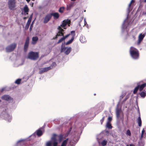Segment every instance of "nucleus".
I'll return each mask as SVG.
<instances>
[{
    "label": "nucleus",
    "mask_w": 146,
    "mask_h": 146,
    "mask_svg": "<svg viewBox=\"0 0 146 146\" xmlns=\"http://www.w3.org/2000/svg\"><path fill=\"white\" fill-rule=\"evenodd\" d=\"M130 53L131 57L133 59H137L139 58L138 50L135 48L131 47L130 49Z\"/></svg>",
    "instance_id": "1"
},
{
    "label": "nucleus",
    "mask_w": 146,
    "mask_h": 146,
    "mask_svg": "<svg viewBox=\"0 0 146 146\" xmlns=\"http://www.w3.org/2000/svg\"><path fill=\"white\" fill-rule=\"evenodd\" d=\"M130 23L129 18L128 16H127V18L124 21L122 26L121 31L122 32H127Z\"/></svg>",
    "instance_id": "2"
},
{
    "label": "nucleus",
    "mask_w": 146,
    "mask_h": 146,
    "mask_svg": "<svg viewBox=\"0 0 146 146\" xmlns=\"http://www.w3.org/2000/svg\"><path fill=\"white\" fill-rule=\"evenodd\" d=\"M58 29L59 30V31L58 33L57 34L56 36L54 37L53 39H56L57 38L58 36H63V37L57 42V44L61 42L62 41L64 40V36H63V32L64 31L63 29L61 28L60 26H59L58 27Z\"/></svg>",
    "instance_id": "3"
},
{
    "label": "nucleus",
    "mask_w": 146,
    "mask_h": 146,
    "mask_svg": "<svg viewBox=\"0 0 146 146\" xmlns=\"http://www.w3.org/2000/svg\"><path fill=\"white\" fill-rule=\"evenodd\" d=\"M39 57L38 53L37 52L33 51L29 52L27 55V58L33 60H36Z\"/></svg>",
    "instance_id": "4"
},
{
    "label": "nucleus",
    "mask_w": 146,
    "mask_h": 146,
    "mask_svg": "<svg viewBox=\"0 0 146 146\" xmlns=\"http://www.w3.org/2000/svg\"><path fill=\"white\" fill-rule=\"evenodd\" d=\"M17 44L16 43H13L7 46L5 50L7 52H10L13 51L16 48Z\"/></svg>",
    "instance_id": "5"
},
{
    "label": "nucleus",
    "mask_w": 146,
    "mask_h": 146,
    "mask_svg": "<svg viewBox=\"0 0 146 146\" xmlns=\"http://www.w3.org/2000/svg\"><path fill=\"white\" fill-rule=\"evenodd\" d=\"M8 4L9 8L11 10L15 9L16 7V2L15 0H9Z\"/></svg>",
    "instance_id": "6"
},
{
    "label": "nucleus",
    "mask_w": 146,
    "mask_h": 146,
    "mask_svg": "<svg viewBox=\"0 0 146 146\" xmlns=\"http://www.w3.org/2000/svg\"><path fill=\"white\" fill-rule=\"evenodd\" d=\"M70 33L72 36L70 40L66 42L65 43L64 42V44L66 45H68L70 44L74 40V37L75 35V31H71Z\"/></svg>",
    "instance_id": "7"
},
{
    "label": "nucleus",
    "mask_w": 146,
    "mask_h": 146,
    "mask_svg": "<svg viewBox=\"0 0 146 146\" xmlns=\"http://www.w3.org/2000/svg\"><path fill=\"white\" fill-rule=\"evenodd\" d=\"M29 36L27 37L24 47V51L25 52H26L28 48L29 45Z\"/></svg>",
    "instance_id": "8"
},
{
    "label": "nucleus",
    "mask_w": 146,
    "mask_h": 146,
    "mask_svg": "<svg viewBox=\"0 0 146 146\" xmlns=\"http://www.w3.org/2000/svg\"><path fill=\"white\" fill-rule=\"evenodd\" d=\"M146 35L145 33L142 34L141 33L139 35L138 37V40L137 44H139L143 40L145 36Z\"/></svg>",
    "instance_id": "9"
},
{
    "label": "nucleus",
    "mask_w": 146,
    "mask_h": 146,
    "mask_svg": "<svg viewBox=\"0 0 146 146\" xmlns=\"http://www.w3.org/2000/svg\"><path fill=\"white\" fill-rule=\"evenodd\" d=\"M57 139L56 137V135L54 134L53 137L52 138V142L53 145V146H57L58 143Z\"/></svg>",
    "instance_id": "10"
},
{
    "label": "nucleus",
    "mask_w": 146,
    "mask_h": 146,
    "mask_svg": "<svg viewBox=\"0 0 146 146\" xmlns=\"http://www.w3.org/2000/svg\"><path fill=\"white\" fill-rule=\"evenodd\" d=\"M1 99L7 101H13V99L8 95H5L1 97Z\"/></svg>",
    "instance_id": "11"
},
{
    "label": "nucleus",
    "mask_w": 146,
    "mask_h": 146,
    "mask_svg": "<svg viewBox=\"0 0 146 146\" xmlns=\"http://www.w3.org/2000/svg\"><path fill=\"white\" fill-rule=\"evenodd\" d=\"M51 69L50 67H47L43 68H39L40 71L39 72V74H41L43 72H46L47 71Z\"/></svg>",
    "instance_id": "12"
},
{
    "label": "nucleus",
    "mask_w": 146,
    "mask_h": 146,
    "mask_svg": "<svg viewBox=\"0 0 146 146\" xmlns=\"http://www.w3.org/2000/svg\"><path fill=\"white\" fill-rule=\"evenodd\" d=\"M51 17L50 14H48L45 17L43 21L44 23H47L51 19Z\"/></svg>",
    "instance_id": "13"
},
{
    "label": "nucleus",
    "mask_w": 146,
    "mask_h": 146,
    "mask_svg": "<svg viewBox=\"0 0 146 146\" xmlns=\"http://www.w3.org/2000/svg\"><path fill=\"white\" fill-rule=\"evenodd\" d=\"M70 20L68 19L64 20V29L66 28V27L67 26L68 27L70 26Z\"/></svg>",
    "instance_id": "14"
},
{
    "label": "nucleus",
    "mask_w": 146,
    "mask_h": 146,
    "mask_svg": "<svg viewBox=\"0 0 146 146\" xmlns=\"http://www.w3.org/2000/svg\"><path fill=\"white\" fill-rule=\"evenodd\" d=\"M116 113L117 116V118H119L120 117V115H122L123 116V114L120 109L116 108Z\"/></svg>",
    "instance_id": "15"
},
{
    "label": "nucleus",
    "mask_w": 146,
    "mask_h": 146,
    "mask_svg": "<svg viewBox=\"0 0 146 146\" xmlns=\"http://www.w3.org/2000/svg\"><path fill=\"white\" fill-rule=\"evenodd\" d=\"M71 48L70 47H64V54L68 55L71 50Z\"/></svg>",
    "instance_id": "16"
},
{
    "label": "nucleus",
    "mask_w": 146,
    "mask_h": 146,
    "mask_svg": "<svg viewBox=\"0 0 146 146\" xmlns=\"http://www.w3.org/2000/svg\"><path fill=\"white\" fill-rule=\"evenodd\" d=\"M142 82H143L142 81H141L140 82L137 83L139 84V90L140 91H142L144 88L146 86V83L143 84L140 86V84Z\"/></svg>",
    "instance_id": "17"
},
{
    "label": "nucleus",
    "mask_w": 146,
    "mask_h": 146,
    "mask_svg": "<svg viewBox=\"0 0 146 146\" xmlns=\"http://www.w3.org/2000/svg\"><path fill=\"white\" fill-rule=\"evenodd\" d=\"M51 17L53 16L54 19H56L58 18L59 17V14L58 13H50Z\"/></svg>",
    "instance_id": "18"
},
{
    "label": "nucleus",
    "mask_w": 146,
    "mask_h": 146,
    "mask_svg": "<svg viewBox=\"0 0 146 146\" xmlns=\"http://www.w3.org/2000/svg\"><path fill=\"white\" fill-rule=\"evenodd\" d=\"M146 137V132H145L144 129H143L142 131L140 139H141L143 138H145Z\"/></svg>",
    "instance_id": "19"
},
{
    "label": "nucleus",
    "mask_w": 146,
    "mask_h": 146,
    "mask_svg": "<svg viewBox=\"0 0 146 146\" xmlns=\"http://www.w3.org/2000/svg\"><path fill=\"white\" fill-rule=\"evenodd\" d=\"M77 142V141L75 140L69 141L67 146H74V145Z\"/></svg>",
    "instance_id": "20"
},
{
    "label": "nucleus",
    "mask_w": 146,
    "mask_h": 146,
    "mask_svg": "<svg viewBox=\"0 0 146 146\" xmlns=\"http://www.w3.org/2000/svg\"><path fill=\"white\" fill-rule=\"evenodd\" d=\"M38 38L37 36H36L35 37H33L32 39V44H35L36 42L38 40Z\"/></svg>",
    "instance_id": "21"
},
{
    "label": "nucleus",
    "mask_w": 146,
    "mask_h": 146,
    "mask_svg": "<svg viewBox=\"0 0 146 146\" xmlns=\"http://www.w3.org/2000/svg\"><path fill=\"white\" fill-rule=\"evenodd\" d=\"M29 9L28 8L27 5H25L24 7V11L25 13L24 14V15H28V12L29 11Z\"/></svg>",
    "instance_id": "22"
},
{
    "label": "nucleus",
    "mask_w": 146,
    "mask_h": 146,
    "mask_svg": "<svg viewBox=\"0 0 146 146\" xmlns=\"http://www.w3.org/2000/svg\"><path fill=\"white\" fill-rule=\"evenodd\" d=\"M36 135L38 137L41 136L43 134L42 131L40 129H38L36 131Z\"/></svg>",
    "instance_id": "23"
},
{
    "label": "nucleus",
    "mask_w": 146,
    "mask_h": 146,
    "mask_svg": "<svg viewBox=\"0 0 146 146\" xmlns=\"http://www.w3.org/2000/svg\"><path fill=\"white\" fill-rule=\"evenodd\" d=\"M73 3H71L68 5H67V8H66V10L67 11L70 10L71 8L73 7Z\"/></svg>",
    "instance_id": "24"
},
{
    "label": "nucleus",
    "mask_w": 146,
    "mask_h": 146,
    "mask_svg": "<svg viewBox=\"0 0 146 146\" xmlns=\"http://www.w3.org/2000/svg\"><path fill=\"white\" fill-rule=\"evenodd\" d=\"M80 40L82 43H84L86 42V38L83 36H80Z\"/></svg>",
    "instance_id": "25"
},
{
    "label": "nucleus",
    "mask_w": 146,
    "mask_h": 146,
    "mask_svg": "<svg viewBox=\"0 0 146 146\" xmlns=\"http://www.w3.org/2000/svg\"><path fill=\"white\" fill-rule=\"evenodd\" d=\"M56 137L57 138V141H58L59 142H60L63 139V136L61 135H59L57 136L56 135Z\"/></svg>",
    "instance_id": "26"
},
{
    "label": "nucleus",
    "mask_w": 146,
    "mask_h": 146,
    "mask_svg": "<svg viewBox=\"0 0 146 146\" xmlns=\"http://www.w3.org/2000/svg\"><path fill=\"white\" fill-rule=\"evenodd\" d=\"M139 83H137V86L135 88V89L133 90V93L134 94H136V93L138 90L139 89Z\"/></svg>",
    "instance_id": "27"
},
{
    "label": "nucleus",
    "mask_w": 146,
    "mask_h": 146,
    "mask_svg": "<svg viewBox=\"0 0 146 146\" xmlns=\"http://www.w3.org/2000/svg\"><path fill=\"white\" fill-rule=\"evenodd\" d=\"M142 98H144L146 96V91L142 92L140 94Z\"/></svg>",
    "instance_id": "28"
},
{
    "label": "nucleus",
    "mask_w": 146,
    "mask_h": 146,
    "mask_svg": "<svg viewBox=\"0 0 146 146\" xmlns=\"http://www.w3.org/2000/svg\"><path fill=\"white\" fill-rule=\"evenodd\" d=\"M137 122L139 126L141 127V121L140 117H139L137 119Z\"/></svg>",
    "instance_id": "29"
},
{
    "label": "nucleus",
    "mask_w": 146,
    "mask_h": 146,
    "mask_svg": "<svg viewBox=\"0 0 146 146\" xmlns=\"http://www.w3.org/2000/svg\"><path fill=\"white\" fill-rule=\"evenodd\" d=\"M106 127L109 129H111L112 128V127L109 122H108L106 125Z\"/></svg>",
    "instance_id": "30"
},
{
    "label": "nucleus",
    "mask_w": 146,
    "mask_h": 146,
    "mask_svg": "<svg viewBox=\"0 0 146 146\" xmlns=\"http://www.w3.org/2000/svg\"><path fill=\"white\" fill-rule=\"evenodd\" d=\"M56 66V63L54 62H53L52 63V64L50 65V66H49V67H50V68H51V69H52L53 68L55 67Z\"/></svg>",
    "instance_id": "31"
},
{
    "label": "nucleus",
    "mask_w": 146,
    "mask_h": 146,
    "mask_svg": "<svg viewBox=\"0 0 146 146\" xmlns=\"http://www.w3.org/2000/svg\"><path fill=\"white\" fill-rule=\"evenodd\" d=\"M107 141L106 140H103L101 143V145L102 146L106 145L107 143Z\"/></svg>",
    "instance_id": "32"
},
{
    "label": "nucleus",
    "mask_w": 146,
    "mask_h": 146,
    "mask_svg": "<svg viewBox=\"0 0 146 146\" xmlns=\"http://www.w3.org/2000/svg\"><path fill=\"white\" fill-rule=\"evenodd\" d=\"M21 81V79H18L15 81V83L17 84H20Z\"/></svg>",
    "instance_id": "33"
},
{
    "label": "nucleus",
    "mask_w": 146,
    "mask_h": 146,
    "mask_svg": "<svg viewBox=\"0 0 146 146\" xmlns=\"http://www.w3.org/2000/svg\"><path fill=\"white\" fill-rule=\"evenodd\" d=\"M126 134L127 135L129 136H130L131 135V132L129 129L127 130Z\"/></svg>",
    "instance_id": "34"
},
{
    "label": "nucleus",
    "mask_w": 146,
    "mask_h": 146,
    "mask_svg": "<svg viewBox=\"0 0 146 146\" xmlns=\"http://www.w3.org/2000/svg\"><path fill=\"white\" fill-rule=\"evenodd\" d=\"M126 93L125 92H123L122 93V95L120 96V99H122L123 97L125 95Z\"/></svg>",
    "instance_id": "35"
},
{
    "label": "nucleus",
    "mask_w": 146,
    "mask_h": 146,
    "mask_svg": "<svg viewBox=\"0 0 146 146\" xmlns=\"http://www.w3.org/2000/svg\"><path fill=\"white\" fill-rule=\"evenodd\" d=\"M64 11V7H60L59 10V12L60 13H62Z\"/></svg>",
    "instance_id": "36"
},
{
    "label": "nucleus",
    "mask_w": 146,
    "mask_h": 146,
    "mask_svg": "<svg viewBox=\"0 0 146 146\" xmlns=\"http://www.w3.org/2000/svg\"><path fill=\"white\" fill-rule=\"evenodd\" d=\"M34 21H33L32 22V23L31 24V25L30 26V29H29V31H31L32 30V28L33 27V25L34 24Z\"/></svg>",
    "instance_id": "37"
},
{
    "label": "nucleus",
    "mask_w": 146,
    "mask_h": 146,
    "mask_svg": "<svg viewBox=\"0 0 146 146\" xmlns=\"http://www.w3.org/2000/svg\"><path fill=\"white\" fill-rule=\"evenodd\" d=\"M64 43H62V45H61V52H63L64 51Z\"/></svg>",
    "instance_id": "38"
},
{
    "label": "nucleus",
    "mask_w": 146,
    "mask_h": 146,
    "mask_svg": "<svg viewBox=\"0 0 146 146\" xmlns=\"http://www.w3.org/2000/svg\"><path fill=\"white\" fill-rule=\"evenodd\" d=\"M52 143L50 141L47 142L46 144V146H51Z\"/></svg>",
    "instance_id": "39"
},
{
    "label": "nucleus",
    "mask_w": 146,
    "mask_h": 146,
    "mask_svg": "<svg viewBox=\"0 0 146 146\" xmlns=\"http://www.w3.org/2000/svg\"><path fill=\"white\" fill-rule=\"evenodd\" d=\"M71 130V128H70L69 129L68 131H67L66 134L65 135H64L65 136H67L68 135V134H69V133L70 132V131Z\"/></svg>",
    "instance_id": "40"
},
{
    "label": "nucleus",
    "mask_w": 146,
    "mask_h": 146,
    "mask_svg": "<svg viewBox=\"0 0 146 146\" xmlns=\"http://www.w3.org/2000/svg\"><path fill=\"white\" fill-rule=\"evenodd\" d=\"M134 1H133V0H131V1L130 2V3L129 4L128 8V9H129V8L130 7V6H131V4L132 3H134Z\"/></svg>",
    "instance_id": "41"
},
{
    "label": "nucleus",
    "mask_w": 146,
    "mask_h": 146,
    "mask_svg": "<svg viewBox=\"0 0 146 146\" xmlns=\"http://www.w3.org/2000/svg\"><path fill=\"white\" fill-rule=\"evenodd\" d=\"M68 139H67L66 140H64V146H65L66 144L68 143Z\"/></svg>",
    "instance_id": "42"
},
{
    "label": "nucleus",
    "mask_w": 146,
    "mask_h": 146,
    "mask_svg": "<svg viewBox=\"0 0 146 146\" xmlns=\"http://www.w3.org/2000/svg\"><path fill=\"white\" fill-rule=\"evenodd\" d=\"M105 118V116H104L103 117V118L102 119L100 120V122H101V124H102L104 120V119Z\"/></svg>",
    "instance_id": "43"
},
{
    "label": "nucleus",
    "mask_w": 146,
    "mask_h": 146,
    "mask_svg": "<svg viewBox=\"0 0 146 146\" xmlns=\"http://www.w3.org/2000/svg\"><path fill=\"white\" fill-rule=\"evenodd\" d=\"M84 25H87L88 26V25L87 24V23L86 21V19L84 18Z\"/></svg>",
    "instance_id": "44"
},
{
    "label": "nucleus",
    "mask_w": 146,
    "mask_h": 146,
    "mask_svg": "<svg viewBox=\"0 0 146 146\" xmlns=\"http://www.w3.org/2000/svg\"><path fill=\"white\" fill-rule=\"evenodd\" d=\"M29 26H30V25L26 24L25 26V29L26 30H27L28 29Z\"/></svg>",
    "instance_id": "45"
},
{
    "label": "nucleus",
    "mask_w": 146,
    "mask_h": 146,
    "mask_svg": "<svg viewBox=\"0 0 146 146\" xmlns=\"http://www.w3.org/2000/svg\"><path fill=\"white\" fill-rule=\"evenodd\" d=\"M129 94H127L125 96V98H126V99L127 100L129 97Z\"/></svg>",
    "instance_id": "46"
},
{
    "label": "nucleus",
    "mask_w": 146,
    "mask_h": 146,
    "mask_svg": "<svg viewBox=\"0 0 146 146\" xmlns=\"http://www.w3.org/2000/svg\"><path fill=\"white\" fill-rule=\"evenodd\" d=\"M71 35V34H68V35H65V36H64V40L66 39V38H67L70 35Z\"/></svg>",
    "instance_id": "47"
},
{
    "label": "nucleus",
    "mask_w": 146,
    "mask_h": 146,
    "mask_svg": "<svg viewBox=\"0 0 146 146\" xmlns=\"http://www.w3.org/2000/svg\"><path fill=\"white\" fill-rule=\"evenodd\" d=\"M112 119V118L111 117H108V122L110 121Z\"/></svg>",
    "instance_id": "48"
},
{
    "label": "nucleus",
    "mask_w": 146,
    "mask_h": 146,
    "mask_svg": "<svg viewBox=\"0 0 146 146\" xmlns=\"http://www.w3.org/2000/svg\"><path fill=\"white\" fill-rule=\"evenodd\" d=\"M61 26L62 28H64V20L62 21V24L61 25Z\"/></svg>",
    "instance_id": "49"
},
{
    "label": "nucleus",
    "mask_w": 146,
    "mask_h": 146,
    "mask_svg": "<svg viewBox=\"0 0 146 146\" xmlns=\"http://www.w3.org/2000/svg\"><path fill=\"white\" fill-rule=\"evenodd\" d=\"M31 20H32V19H30L29 18L27 21L28 22H29V23H31Z\"/></svg>",
    "instance_id": "50"
},
{
    "label": "nucleus",
    "mask_w": 146,
    "mask_h": 146,
    "mask_svg": "<svg viewBox=\"0 0 146 146\" xmlns=\"http://www.w3.org/2000/svg\"><path fill=\"white\" fill-rule=\"evenodd\" d=\"M33 17V14H32L30 16L29 19H32Z\"/></svg>",
    "instance_id": "51"
},
{
    "label": "nucleus",
    "mask_w": 146,
    "mask_h": 146,
    "mask_svg": "<svg viewBox=\"0 0 146 146\" xmlns=\"http://www.w3.org/2000/svg\"><path fill=\"white\" fill-rule=\"evenodd\" d=\"M127 99H126V98H125L123 100L122 102V104H123L126 100Z\"/></svg>",
    "instance_id": "52"
},
{
    "label": "nucleus",
    "mask_w": 146,
    "mask_h": 146,
    "mask_svg": "<svg viewBox=\"0 0 146 146\" xmlns=\"http://www.w3.org/2000/svg\"><path fill=\"white\" fill-rule=\"evenodd\" d=\"M143 15H146V12H143L142 13Z\"/></svg>",
    "instance_id": "53"
},
{
    "label": "nucleus",
    "mask_w": 146,
    "mask_h": 146,
    "mask_svg": "<svg viewBox=\"0 0 146 146\" xmlns=\"http://www.w3.org/2000/svg\"><path fill=\"white\" fill-rule=\"evenodd\" d=\"M129 146H135V145L133 144H131L129 145Z\"/></svg>",
    "instance_id": "54"
},
{
    "label": "nucleus",
    "mask_w": 146,
    "mask_h": 146,
    "mask_svg": "<svg viewBox=\"0 0 146 146\" xmlns=\"http://www.w3.org/2000/svg\"><path fill=\"white\" fill-rule=\"evenodd\" d=\"M28 17H23V19H27L28 18Z\"/></svg>",
    "instance_id": "55"
},
{
    "label": "nucleus",
    "mask_w": 146,
    "mask_h": 146,
    "mask_svg": "<svg viewBox=\"0 0 146 146\" xmlns=\"http://www.w3.org/2000/svg\"><path fill=\"white\" fill-rule=\"evenodd\" d=\"M26 24L28 25H30V23H29V22H28L27 21V23Z\"/></svg>",
    "instance_id": "56"
},
{
    "label": "nucleus",
    "mask_w": 146,
    "mask_h": 146,
    "mask_svg": "<svg viewBox=\"0 0 146 146\" xmlns=\"http://www.w3.org/2000/svg\"><path fill=\"white\" fill-rule=\"evenodd\" d=\"M141 1L143 2L144 3H146V0H144L143 1L142 0Z\"/></svg>",
    "instance_id": "57"
},
{
    "label": "nucleus",
    "mask_w": 146,
    "mask_h": 146,
    "mask_svg": "<svg viewBox=\"0 0 146 146\" xmlns=\"http://www.w3.org/2000/svg\"><path fill=\"white\" fill-rule=\"evenodd\" d=\"M30 0H26V1L28 2L30 1Z\"/></svg>",
    "instance_id": "58"
},
{
    "label": "nucleus",
    "mask_w": 146,
    "mask_h": 146,
    "mask_svg": "<svg viewBox=\"0 0 146 146\" xmlns=\"http://www.w3.org/2000/svg\"><path fill=\"white\" fill-rule=\"evenodd\" d=\"M22 141H23V140H20V141H19V142H22Z\"/></svg>",
    "instance_id": "59"
},
{
    "label": "nucleus",
    "mask_w": 146,
    "mask_h": 146,
    "mask_svg": "<svg viewBox=\"0 0 146 146\" xmlns=\"http://www.w3.org/2000/svg\"><path fill=\"white\" fill-rule=\"evenodd\" d=\"M76 0H71V1H75Z\"/></svg>",
    "instance_id": "60"
},
{
    "label": "nucleus",
    "mask_w": 146,
    "mask_h": 146,
    "mask_svg": "<svg viewBox=\"0 0 146 146\" xmlns=\"http://www.w3.org/2000/svg\"><path fill=\"white\" fill-rule=\"evenodd\" d=\"M126 146H129V145L127 144L126 145Z\"/></svg>",
    "instance_id": "61"
},
{
    "label": "nucleus",
    "mask_w": 146,
    "mask_h": 146,
    "mask_svg": "<svg viewBox=\"0 0 146 146\" xmlns=\"http://www.w3.org/2000/svg\"><path fill=\"white\" fill-rule=\"evenodd\" d=\"M106 132L107 133H108V131H106Z\"/></svg>",
    "instance_id": "62"
},
{
    "label": "nucleus",
    "mask_w": 146,
    "mask_h": 146,
    "mask_svg": "<svg viewBox=\"0 0 146 146\" xmlns=\"http://www.w3.org/2000/svg\"><path fill=\"white\" fill-rule=\"evenodd\" d=\"M86 27H88V26H87V25H86Z\"/></svg>",
    "instance_id": "63"
},
{
    "label": "nucleus",
    "mask_w": 146,
    "mask_h": 146,
    "mask_svg": "<svg viewBox=\"0 0 146 146\" xmlns=\"http://www.w3.org/2000/svg\"><path fill=\"white\" fill-rule=\"evenodd\" d=\"M21 14H23V13L22 12Z\"/></svg>",
    "instance_id": "64"
}]
</instances>
